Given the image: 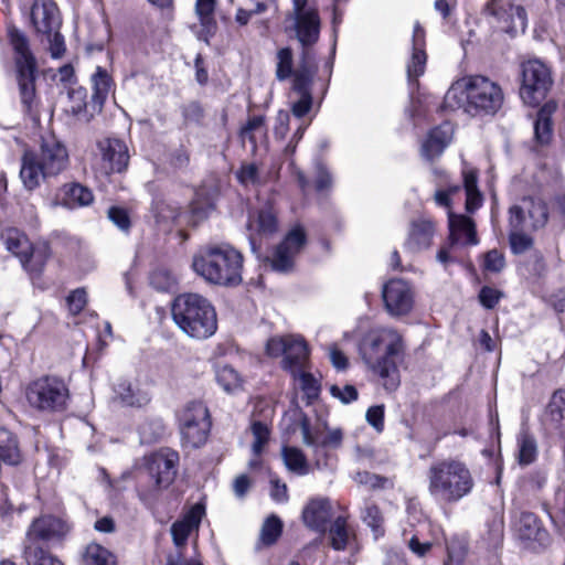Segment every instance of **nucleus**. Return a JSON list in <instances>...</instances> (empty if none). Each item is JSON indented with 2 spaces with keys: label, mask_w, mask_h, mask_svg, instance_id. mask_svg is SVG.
<instances>
[{
  "label": "nucleus",
  "mask_w": 565,
  "mask_h": 565,
  "mask_svg": "<svg viewBox=\"0 0 565 565\" xmlns=\"http://www.w3.org/2000/svg\"><path fill=\"white\" fill-rule=\"evenodd\" d=\"M501 86L482 75L463 76L455 81L444 97V107L462 109L470 116L494 115L503 105Z\"/></svg>",
  "instance_id": "obj_1"
},
{
  "label": "nucleus",
  "mask_w": 565,
  "mask_h": 565,
  "mask_svg": "<svg viewBox=\"0 0 565 565\" xmlns=\"http://www.w3.org/2000/svg\"><path fill=\"white\" fill-rule=\"evenodd\" d=\"M402 335L391 328H375L362 339L359 351L362 360L382 381L385 390L395 391L401 383L395 358L403 352Z\"/></svg>",
  "instance_id": "obj_2"
},
{
  "label": "nucleus",
  "mask_w": 565,
  "mask_h": 565,
  "mask_svg": "<svg viewBox=\"0 0 565 565\" xmlns=\"http://www.w3.org/2000/svg\"><path fill=\"white\" fill-rule=\"evenodd\" d=\"M192 268L210 284L237 286L242 282L243 255L227 243L209 244L194 255Z\"/></svg>",
  "instance_id": "obj_3"
},
{
  "label": "nucleus",
  "mask_w": 565,
  "mask_h": 565,
  "mask_svg": "<svg viewBox=\"0 0 565 565\" xmlns=\"http://www.w3.org/2000/svg\"><path fill=\"white\" fill-rule=\"evenodd\" d=\"M427 490L439 503L459 502L472 492L475 480L468 466L458 459L447 458L434 462L427 470Z\"/></svg>",
  "instance_id": "obj_4"
},
{
  "label": "nucleus",
  "mask_w": 565,
  "mask_h": 565,
  "mask_svg": "<svg viewBox=\"0 0 565 565\" xmlns=\"http://www.w3.org/2000/svg\"><path fill=\"white\" fill-rule=\"evenodd\" d=\"M68 152L55 137H42L40 150L26 149L21 157L20 179L25 189L32 191L40 186L46 177H54L66 169Z\"/></svg>",
  "instance_id": "obj_5"
},
{
  "label": "nucleus",
  "mask_w": 565,
  "mask_h": 565,
  "mask_svg": "<svg viewBox=\"0 0 565 565\" xmlns=\"http://www.w3.org/2000/svg\"><path fill=\"white\" fill-rule=\"evenodd\" d=\"M171 315L180 330L193 339H207L217 329L215 308L199 294L179 295L172 303Z\"/></svg>",
  "instance_id": "obj_6"
},
{
  "label": "nucleus",
  "mask_w": 565,
  "mask_h": 565,
  "mask_svg": "<svg viewBox=\"0 0 565 565\" xmlns=\"http://www.w3.org/2000/svg\"><path fill=\"white\" fill-rule=\"evenodd\" d=\"M10 43L14 52L17 82L23 108L29 114L36 113L39 98L35 93L36 60L29 47V41L17 29L9 31Z\"/></svg>",
  "instance_id": "obj_7"
},
{
  "label": "nucleus",
  "mask_w": 565,
  "mask_h": 565,
  "mask_svg": "<svg viewBox=\"0 0 565 565\" xmlns=\"http://www.w3.org/2000/svg\"><path fill=\"white\" fill-rule=\"evenodd\" d=\"M291 3L288 20L302 49L297 66H317L311 49L320 38L321 19L318 9L309 0H291Z\"/></svg>",
  "instance_id": "obj_8"
},
{
  "label": "nucleus",
  "mask_w": 565,
  "mask_h": 565,
  "mask_svg": "<svg viewBox=\"0 0 565 565\" xmlns=\"http://www.w3.org/2000/svg\"><path fill=\"white\" fill-rule=\"evenodd\" d=\"M302 443L311 448L312 459L318 469L329 466V450L341 446L343 434L341 429L327 430L326 423L312 424L309 418L302 416L299 422Z\"/></svg>",
  "instance_id": "obj_9"
},
{
  "label": "nucleus",
  "mask_w": 565,
  "mask_h": 565,
  "mask_svg": "<svg viewBox=\"0 0 565 565\" xmlns=\"http://www.w3.org/2000/svg\"><path fill=\"white\" fill-rule=\"evenodd\" d=\"M521 75L522 100L530 106L539 105L553 85L551 67L539 58H532L522 63Z\"/></svg>",
  "instance_id": "obj_10"
},
{
  "label": "nucleus",
  "mask_w": 565,
  "mask_h": 565,
  "mask_svg": "<svg viewBox=\"0 0 565 565\" xmlns=\"http://www.w3.org/2000/svg\"><path fill=\"white\" fill-rule=\"evenodd\" d=\"M25 396L33 408L56 412L64 408L68 390L63 381L53 376H44L29 384Z\"/></svg>",
  "instance_id": "obj_11"
},
{
  "label": "nucleus",
  "mask_w": 565,
  "mask_h": 565,
  "mask_svg": "<svg viewBox=\"0 0 565 565\" xmlns=\"http://www.w3.org/2000/svg\"><path fill=\"white\" fill-rule=\"evenodd\" d=\"M178 462L179 455L171 449H161L148 458V472L153 486L149 490H140L139 495L143 501H151L173 482Z\"/></svg>",
  "instance_id": "obj_12"
},
{
  "label": "nucleus",
  "mask_w": 565,
  "mask_h": 565,
  "mask_svg": "<svg viewBox=\"0 0 565 565\" xmlns=\"http://www.w3.org/2000/svg\"><path fill=\"white\" fill-rule=\"evenodd\" d=\"M211 428L207 407L202 402L190 403L180 417L182 443L186 447L198 448L205 444Z\"/></svg>",
  "instance_id": "obj_13"
},
{
  "label": "nucleus",
  "mask_w": 565,
  "mask_h": 565,
  "mask_svg": "<svg viewBox=\"0 0 565 565\" xmlns=\"http://www.w3.org/2000/svg\"><path fill=\"white\" fill-rule=\"evenodd\" d=\"M483 13L493 19L497 26L505 33L524 32L527 25L525 9L514 0H489Z\"/></svg>",
  "instance_id": "obj_14"
},
{
  "label": "nucleus",
  "mask_w": 565,
  "mask_h": 565,
  "mask_svg": "<svg viewBox=\"0 0 565 565\" xmlns=\"http://www.w3.org/2000/svg\"><path fill=\"white\" fill-rule=\"evenodd\" d=\"M98 153L93 168L102 175L120 173L128 167L129 153L126 143L119 139L106 138L97 143Z\"/></svg>",
  "instance_id": "obj_15"
},
{
  "label": "nucleus",
  "mask_w": 565,
  "mask_h": 565,
  "mask_svg": "<svg viewBox=\"0 0 565 565\" xmlns=\"http://www.w3.org/2000/svg\"><path fill=\"white\" fill-rule=\"evenodd\" d=\"M510 227L527 228L536 231L546 225L548 212L546 204L534 198H523L518 204L509 210Z\"/></svg>",
  "instance_id": "obj_16"
},
{
  "label": "nucleus",
  "mask_w": 565,
  "mask_h": 565,
  "mask_svg": "<svg viewBox=\"0 0 565 565\" xmlns=\"http://www.w3.org/2000/svg\"><path fill=\"white\" fill-rule=\"evenodd\" d=\"M306 243V233L300 225L295 226L275 248L269 262L274 270L287 273L292 269L295 258Z\"/></svg>",
  "instance_id": "obj_17"
},
{
  "label": "nucleus",
  "mask_w": 565,
  "mask_h": 565,
  "mask_svg": "<svg viewBox=\"0 0 565 565\" xmlns=\"http://www.w3.org/2000/svg\"><path fill=\"white\" fill-rule=\"evenodd\" d=\"M68 532L67 524L58 518L41 516L32 522L25 539V546H42L44 543L60 541Z\"/></svg>",
  "instance_id": "obj_18"
},
{
  "label": "nucleus",
  "mask_w": 565,
  "mask_h": 565,
  "mask_svg": "<svg viewBox=\"0 0 565 565\" xmlns=\"http://www.w3.org/2000/svg\"><path fill=\"white\" fill-rule=\"evenodd\" d=\"M385 308L392 316L407 315L414 305V292L404 279H391L382 290Z\"/></svg>",
  "instance_id": "obj_19"
},
{
  "label": "nucleus",
  "mask_w": 565,
  "mask_h": 565,
  "mask_svg": "<svg viewBox=\"0 0 565 565\" xmlns=\"http://www.w3.org/2000/svg\"><path fill=\"white\" fill-rule=\"evenodd\" d=\"M317 72V66H297L292 79V90L299 95L298 99L291 103V113L295 117L301 118L309 113L312 106L311 83Z\"/></svg>",
  "instance_id": "obj_20"
},
{
  "label": "nucleus",
  "mask_w": 565,
  "mask_h": 565,
  "mask_svg": "<svg viewBox=\"0 0 565 565\" xmlns=\"http://www.w3.org/2000/svg\"><path fill=\"white\" fill-rule=\"evenodd\" d=\"M31 20L36 32L46 36L61 26L60 12L52 0H35L31 9Z\"/></svg>",
  "instance_id": "obj_21"
},
{
  "label": "nucleus",
  "mask_w": 565,
  "mask_h": 565,
  "mask_svg": "<svg viewBox=\"0 0 565 565\" xmlns=\"http://www.w3.org/2000/svg\"><path fill=\"white\" fill-rule=\"evenodd\" d=\"M425 31L418 22L415 23L412 35V55L406 65L409 82H416L426 68Z\"/></svg>",
  "instance_id": "obj_22"
},
{
  "label": "nucleus",
  "mask_w": 565,
  "mask_h": 565,
  "mask_svg": "<svg viewBox=\"0 0 565 565\" xmlns=\"http://www.w3.org/2000/svg\"><path fill=\"white\" fill-rule=\"evenodd\" d=\"M115 399L122 406L142 407L150 402V394L141 387L139 382L119 379L114 385Z\"/></svg>",
  "instance_id": "obj_23"
},
{
  "label": "nucleus",
  "mask_w": 565,
  "mask_h": 565,
  "mask_svg": "<svg viewBox=\"0 0 565 565\" xmlns=\"http://www.w3.org/2000/svg\"><path fill=\"white\" fill-rule=\"evenodd\" d=\"M435 234V226L428 220H415L411 223L404 248L409 253H419L429 248Z\"/></svg>",
  "instance_id": "obj_24"
},
{
  "label": "nucleus",
  "mask_w": 565,
  "mask_h": 565,
  "mask_svg": "<svg viewBox=\"0 0 565 565\" xmlns=\"http://www.w3.org/2000/svg\"><path fill=\"white\" fill-rule=\"evenodd\" d=\"M514 529L521 540L537 542L540 545H546L550 541L547 531L532 512L520 513L514 522Z\"/></svg>",
  "instance_id": "obj_25"
},
{
  "label": "nucleus",
  "mask_w": 565,
  "mask_h": 565,
  "mask_svg": "<svg viewBox=\"0 0 565 565\" xmlns=\"http://www.w3.org/2000/svg\"><path fill=\"white\" fill-rule=\"evenodd\" d=\"M331 515L330 501L324 498H316L310 500L305 507L302 521L308 527L323 533Z\"/></svg>",
  "instance_id": "obj_26"
},
{
  "label": "nucleus",
  "mask_w": 565,
  "mask_h": 565,
  "mask_svg": "<svg viewBox=\"0 0 565 565\" xmlns=\"http://www.w3.org/2000/svg\"><path fill=\"white\" fill-rule=\"evenodd\" d=\"M449 221V241L450 245L469 244L477 245L479 243L473 221L465 215H457L448 212Z\"/></svg>",
  "instance_id": "obj_27"
},
{
  "label": "nucleus",
  "mask_w": 565,
  "mask_h": 565,
  "mask_svg": "<svg viewBox=\"0 0 565 565\" xmlns=\"http://www.w3.org/2000/svg\"><path fill=\"white\" fill-rule=\"evenodd\" d=\"M204 512L202 504H194L181 520L172 524L171 535L177 547L185 545L190 533L199 527Z\"/></svg>",
  "instance_id": "obj_28"
},
{
  "label": "nucleus",
  "mask_w": 565,
  "mask_h": 565,
  "mask_svg": "<svg viewBox=\"0 0 565 565\" xmlns=\"http://www.w3.org/2000/svg\"><path fill=\"white\" fill-rule=\"evenodd\" d=\"M309 356L308 345L300 335H289L286 355L282 360V367L296 375L301 369L306 367Z\"/></svg>",
  "instance_id": "obj_29"
},
{
  "label": "nucleus",
  "mask_w": 565,
  "mask_h": 565,
  "mask_svg": "<svg viewBox=\"0 0 565 565\" xmlns=\"http://www.w3.org/2000/svg\"><path fill=\"white\" fill-rule=\"evenodd\" d=\"M452 137V129L448 124L434 128L422 146V156L427 160L439 157Z\"/></svg>",
  "instance_id": "obj_30"
},
{
  "label": "nucleus",
  "mask_w": 565,
  "mask_h": 565,
  "mask_svg": "<svg viewBox=\"0 0 565 565\" xmlns=\"http://www.w3.org/2000/svg\"><path fill=\"white\" fill-rule=\"evenodd\" d=\"M0 461L8 466H18L23 461L18 437L4 427H0Z\"/></svg>",
  "instance_id": "obj_31"
},
{
  "label": "nucleus",
  "mask_w": 565,
  "mask_h": 565,
  "mask_svg": "<svg viewBox=\"0 0 565 565\" xmlns=\"http://www.w3.org/2000/svg\"><path fill=\"white\" fill-rule=\"evenodd\" d=\"M246 436L252 438L250 449L253 455L259 457L270 440L271 429L269 423L266 419L262 420L253 416L246 430Z\"/></svg>",
  "instance_id": "obj_32"
},
{
  "label": "nucleus",
  "mask_w": 565,
  "mask_h": 565,
  "mask_svg": "<svg viewBox=\"0 0 565 565\" xmlns=\"http://www.w3.org/2000/svg\"><path fill=\"white\" fill-rule=\"evenodd\" d=\"M280 455L289 472L297 476H306L310 472V465L301 449L294 446H282Z\"/></svg>",
  "instance_id": "obj_33"
},
{
  "label": "nucleus",
  "mask_w": 565,
  "mask_h": 565,
  "mask_svg": "<svg viewBox=\"0 0 565 565\" xmlns=\"http://www.w3.org/2000/svg\"><path fill=\"white\" fill-rule=\"evenodd\" d=\"M554 110L555 105L547 103L537 113L534 122V137L536 143L541 146L548 145L552 140L553 129L551 116Z\"/></svg>",
  "instance_id": "obj_34"
},
{
  "label": "nucleus",
  "mask_w": 565,
  "mask_h": 565,
  "mask_svg": "<svg viewBox=\"0 0 565 565\" xmlns=\"http://www.w3.org/2000/svg\"><path fill=\"white\" fill-rule=\"evenodd\" d=\"M2 241L6 248L20 260H25L32 249L29 238L17 228H8L2 233Z\"/></svg>",
  "instance_id": "obj_35"
},
{
  "label": "nucleus",
  "mask_w": 565,
  "mask_h": 565,
  "mask_svg": "<svg viewBox=\"0 0 565 565\" xmlns=\"http://www.w3.org/2000/svg\"><path fill=\"white\" fill-rule=\"evenodd\" d=\"M247 227L250 232L255 231L262 236H267L276 232L277 218L270 207L260 210L256 218H249Z\"/></svg>",
  "instance_id": "obj_36"
},
{
  "label": "nucleus",
  "mask_w": 565,
  "mask_h": 565,
  "mask_svg": "<svg viewBox=\"0 0 565 565\" xmlns=\"http://www.w3.org/2000/svg\"><path fill=\"white\" fill-rule=\"evenodd\" d=\"M92 84L93 100L98 105H103L111 89V77L109 76L106 70H104L100 66H97L95 73L92 75Z\"/></svg>",
  "instance_id": "obj_37"
},
{
  "label": "nucleus",
  "mask_w": 565,
  "mask_h": 565,
  "mask_svg": "<svg viewBox=\"0 0 565 565\" xmlns=\"http://www.w3.org/2000/svg\"><path fill=\"white\" fill-rule=\"evenodd\" d=\"M64 204L68 207L85 206L93 202V193L89 189L74 183L64 186Z\"/></svg>",
  "instance_id": "obj_38"
},
{
  "label": "nucleus",
  "mask_w": 565,
  "mask_h": 565,
  "mask_svg": "<svg viewBox=\"0 0 565 565\" xmlns=\"http://www.w3.org/2000/svg\"><path fill=\"white\" fill-rule=\"evenodd\" d=\"M85 565H116L115 555L109 552L106 547L90 543L86 546L84 553Z\"/></svg>",
  "instance_id": "obj_39"
},
{
  "label": "nucleus",
  "mask_w": 565,
  "mask_h": 565,
  "mask_svg": "<svg viewBox=\"0 0 565 565\" xmlns=\"http://www.w3.org/2000/svg\"><path fill=\"white\" fill-rule=\"evenodd\" d=\"M463 184L466 190V210L473 212L482 203V195L477 188V174L475 171L463 172Z\"/></svg>",
  "instance_id": "obj_40"
},
{
  "label": "nucleus",
  "mask_w": 565,
  "mask_h": 565,
  "mask_svg": "<svg viewBox=\"0 0 565 565\" xmlns=\"http://www.w3.org/2000/svg\"><path fill=\"white\" fill-rule=\"evenodd\" d=\"M50 257L49 246L43 243L36 246L26 255L25 260H20L23 267L31 273H40Z\"/></svg>",
  "instance_id": "obj_41"
},
{
  "label": "nucleus",
  "mask_w": 565,
  "mask_h": 565,
  "mask_svg": "<svg viewBox=\"0 0 565 565\" xmlns=\"http://www.w3.org/2000/svg\"><path fill=\"white\" fill-rule=\"evenodd\" d=\"M351 532L347 524V520L342 516H338L329 530V537L331 546L334 550H344L348 545Z\"/></svg>",
  "instance_id": "obj_42"
},
{
  "label": "nucleus",
  "mask_w": 565,
  "mask_h": 565,
  "mask_svg": "<svg viewBox=\"0 0 565 565\" xmlns=\"http://www.w3.org/2000/svg\"><path fill=\"white\" fill-rule=\"evenodd\" d=\"M166 433L164 424L159 418L147 419L139 426V436L142 444L159 441Z\"/></svg>",
  "instance_id": "obj_43"
},
{
  "label": "nucleus",
  "mask_w": 565,
  "mask_h": 565,
  "mask_svg": "<svg viewBox=\"0 0 565 565\" xmlns=\"http://www.w3.org/2000/svg\"><path fill=\"white\" fill-rule=\"evenodd\" d=\"M216 381L225 392H235L242 387V379L230 365H218L215 372Z\"/></svg>",
  "instance_id": "obj_44"
},
{
  "label": "nucleus",
  "mask_w": 565,
  "mask_h": 565,
  "mask_svg": "<svg viewBox=\"0 0 565 565\" xmlns=\"http://www.w3.org/2000/svg\"><path fill=\"white\" fill-rule=\"evenodd\" d=\"M24 558L28 565H64L43 546H24Z\"/></svg>",
  "instance_id": "obj_45"
},
{
  "label": "nucleus",
  "mask_w": 565,
  "mask_h": 565,
  "mask_svg": "<svg viewBox=\"0 0 565 565\" xmlns=\"http://www.w3.org/2000/svg\"><path fill=\"white\" fill-rule=\"evenodd\" d=\"M215 9V0H196L195 11L200 19L201 25L206 31L209 35H211L215 28L216 23L213 18V12Z\"/></svg>",
  "instance_id": "obj_46"
},
{
  "label": "nucleus",
  "mask_w": 565,
  "mask_h": 565,
  "mask_svg": "<svg viewBox=\"0 0 565 565\" xmlns=\"http://www.w3.org/2000/svg\"><path fill=\"white\" fill-rule=\"evenodd\" d=\"M519 455L518 459L521 465L532 463L537 455V446L535 439L526 433L518 438Z\"/></svg>",
  "instance_id": "obj_47"
},
{
  "label": "nucleus",
  "mask_w": 565,
  "mask_h": 565,
  "mask_svg": "<svg viewBox=\"0 0 565 565\" xmlns=\"http://www.w3.org/2000/svg\"><path fill=\"white\" fill-rule=\"evenodd\" d=\"M294 56L292 51L289 47L280 49L277 52V64H276V77L278 81H285L291 75L295 77V71L292 68Z\"/></svg>",
  "instance_id": "obj_48"
},
{
  "label": "nucleus",
  "mask_w": 565,
  "mask_h": 565,
  "mask_svg": "<svg viewBox=\"0 0 565 565\" xmlns=\"http://www.w3.org/2000/svg\"><path fill=\"white\" fill-rule=\"evenodd\" d=\"M527 228L510 227L509 243L514 254H522L533 245L532 237L525 233Z\"/></svg>",
  "instance_id": "obj_49"
},
{
  "label": "nucleus",
  "mask_w": 565,
  "mask_h": 565,
  "mask_svg": "<svg viewBox=\"0 0 565 565\" xmlns=\"http://www.w3.org/2000/svg\"><path fill=\"white\" fill-rule=\"evenodd\" d=\"M565 391H556L547 406V416L555 427H558L564 419Z\"/></svg>",
  "instance_id": "obj_50"
},
{
  "label": "nucleus",
  "mask_w": 565,
  "mask_h": 565,
  "mask_svg": "<svg viewBox=\"0 0 565 565\" xmlns=\"http://www.w3.org/2000/svg\"><path fill=\"white\" fill-rule=\"evenodd\" d=\"M281 531V521L275 515L268 518L262 526L260 542L267 546L273 545L280 536Z\"/></svg>",
  "instance_id": "obj_51"
},
{
  "label": "nucleus",
  "mask_w": 565,
  "mask_h": 565,
  "mask_svg": "<svg viewBox=\"0 0 565 565\" xmlns=\"http://www.w3.org/2000/svg\"><path fill=\"white\" fill-rule=\"evenodd\" d=\"M292 377L298 381L299 387L306 393L308 398H316L319 394V383L312 374L306 372V367H301Z\"/></svg>",
  "instance_id": "obj_52"
},
{
  "label": "nucleus",
  "mask_w": 565,
  "mask_h": 565,
  "mask_svg": "<svg viewBox=\"0 0 565 565\" xmlns=\"http://www.w3.org/2000/svg\"><path fill=\"white\" fill-rule=\"evenodd\" d=\"M362 519L367 524V526L373 530L375 536L383 534V516L379 507L372 503H366Z\"/></svg>",
  "instance_id": "obj_53"
},
{
  "label": "nucleus",
  "mask_w": 565,
  "mask_h": 565,
  "mask_svg": "<svg viewBox=\"0 0 565 565\" xmlns=\"http://www.w3.org/2000/svg\"><path fill=\"white\" fill-rule=\"evenodd\" d=\"M70 106L65 108L66 113L77 116L86 108V92L83 88L70 89L67 92Z\"/></svg>",
  "instance_id": "obj_54"
},
{
  "label": "nucleus",
  "mask_w": 565,
  "mask_h": 565,
  "mask_svg": "<svg viewBox=\"0 0 565 565\" xmlns=\"http://www.w3.org/2000/svg\"><path fill=\"white\" fill-rule=\"evenodd\" d=\"M353 479L361 486H366L371 489H380L384 488L388 482L386 478L380 477L377 475L367 472V471H359L354 475Z\"/></svg>",
  "instance_id": "obj_55"
},
{
  "label": "nucleus",
  "mask_w": 565,
  "mask_h": 565,
  "mask_svg": "<svg viewBox=\"0 0 565 565\" xmlns=\"http://www.w3.org/2000/svg\"><path fill=\"white\" fill-rule=\"evenodd\" d=\"M68 310L72 315H78L87 303L85 289L78 288L72 291L66 298Z\"/></svg>",
  "instance_id": "obj_56"
},
{
  "label": "nucleus",
  "mask_w": 565,
  "mask_h": 565,
  "mask_svg": "<svg viewBox=\"0 0 565 565\" xmlns=\"http://www.w3.org/2000/svg\"><path fill=\"white\" fill-rule=\"evenodd\" d=\"M505 266V259L502 253L492 249L484 255L483 267L488 271L499 273Z\"/></svg>",
  "instance_id": "obj_57"
},
{
  "label": "nucleus",
  "mask_w": 565,
  "mask_h": 565,
  "mask_svg": "<svg viewBox=\"0 0 565 565\" xmlns=\"http://www.w3.org/2000/svg\"><path fill=\"white\" fill-rule=\"evenodd\" d=\"M289 343V335L287 337H273L266 343V353L269 356L286 355L287 345Z\"/></svg>",
  "instance_id": "obj_58"
},
{
  "label": "nucleus",
  "mask_w": 565,
  "mask_h": 565,
  "mask_svg": "<svg viewBox=\"0 0 565 565\" xmlns=\"http://www.w3.org/2000/svg\"><path fill=\"white\" fill-rule=\"evenodd\" d=\"M264 127V118L262 116H254L248 119L247 124L241 130L242 139L249 140L252 143H255L254 132L262 131Z\"/></svg>",
  "instance_id": "obj_59"
},
{
  "label": "nucleus",
  "mask_w": 565,
  "mask_h": 565,
  "mask_svg": "<svg viewBox=\"0 0 565 565\" xmlns=\"http://www.w3.org/2000/svg\"><path fill=\"white\" fill-rule=\"evenodd\" d=\"M330 394L344 404L351 403L358 398V391L353 385H331Z\"/></svg>",
  "instance_id": "obj_60"
},
{
  "label": "nucleus",
  "mask_w": 565,
  "mask_h": 565,
  "mask_svg": "<svg viewBox=\"0 0 565 565\" xmlns=\"http://www.w3.org/2000/svg\"><path fill=\"white\" fill-rule=\"evenodd\" d=\"M327 352H328V355H329V359H330L332 365L337 370L343 371L348 367V364H349L348 358L343 353V351L338 347V344L332 343V344L328 345Z\"/></svg>",
  "instance_id": "obj_61"
},
{
  "label": "nucleus",
  "mask_w": 565,
  "mask_h": 565,
  "mask_svg": "<svg viewBox=\"0 0 565 565\" xmlns=\"http://www.w3.org/2000/svg\"><path fill=\"white\" fill-rule=\"evenodd\" d=\"M236 175L244 185L255 184L258 181L257 167L253 163L242 166Z\"/></svg>",
  "instance_id": "obj_62"
},
{
  "label": "nucleus",
  "mask_w": 565,
  "mask_h": 565,
  "mask_svg": "<svg viewBox=\"0 0 565 565\" xmlns=\"http://www.w3.org/2000/svg\"><path fill=\"white\" fill-rule=\"evenodd\" d=\"M366 420L377 431H382L384 427V407L382 405L370 407L366 412Z\"/></svg>",
  "instance_id": "obj_63"
},
{
  "label": "nucleus",
  "mask_w": 565,
  "mask_h": 565,
  "mask_svg": "<svg viewBox=\"0 0 565 565\" xmlns=\"http://www.w3.org/2000/svg\"><path fill=\"white\" fill-rule=\"evenodd\" d=\"M109 220L118 226L121 231H128L130 220L127 212L120 207H110L108 211Z\"/></svg>",
  "instance_id": "obj_64"
}]
</instances>
